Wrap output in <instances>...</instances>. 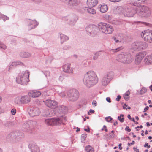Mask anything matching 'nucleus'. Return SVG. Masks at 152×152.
<instances>
[{
  "instance_id": "obj_1",
  "label": "nucleus",
  "mask_w": 152,
  "mask_h": 152,
  "mask_svg": "<svg viewBox=\"0 0 152 152\" xmlns=\"http://www.w3.org/2000/svg\"><path fill=\"white\" fill-rule=\"evenodd\" d=\"M83 81L84 84L86 87L90 88L97 83L98 79L94 72L90 71L84 75Z\"/></svg>"
},
{
  "instance_id": "obj_2",
  "label": "nucleus",
  "mask_w": 152,
  "mask_h": 152,
  "mask_svg": "<svg viewBox=\"0 0 152 152\" xmlns=\"http://www.w3.org/2000/svg\"><path fill=\"white\" fill-rule=\"evenodd\" d=\"M29 73L28 71L23 72L20 73L16 79L17 83L22 85H26L29 81Z\"/></svg>"
},
{
  "instance_id": "obj_3",
  "label": "nucleus",
  "mask_w": 152,
  "mask_h": 152,
  "mask_svg": "<svg viewBox=\"0 0 152 152\" xmlns=\"http://www.w3.org/2000/svg\"><path fill=\"white\" fill-rule=\"evenodd\" d=\"M117 60L122 63L128 64L133 61V57L130 53L122 52L117 57Z\"/></svg>"
},
{
  "instance_id": "obj_4",
  "label": "nucleus",
  "mask_w": 152,
  "mask_h": 152,
  "mask_svg": "<svg viewBox=\"0 0 152 152\" xmlns=\"http://www.w3.org/2000/svg\"><path fill=\"white\" fill-rule=\"evenodd\" d=\"M99 29L101 32L106 34H111L114 31L112 26L103 23H101L99 24Z\"/></svg>"
},
{
  "instance_id": "obj_5",
  "label": "nucleus",
  "mask_w": 152,
  "mask_h": 152,
  "mask_svg": "<svg viewBox=\"0 0 152 152\" xmlns=\"http://www.w3.org/2000/svg\"><path fill=\"white\" fill-rule=\"evenodd\" d=\"M66 121L65 117H62L60 118H51L45 120V123L48 125L52 126L53 125H58L61 123Z\"/></svg>"
},
{
  "instance_id": "obj_6",
  "label": "nucleus",
  "mask_w": 152,
  "mask_h": 152,
  "mask_svg": "<svg viewBox=\"0 0 152 152\" xmlns=\"http://www.w3.org/2000/svg\"><path fill=\"white\" fill-rule=\"evenodd\" d=\"M147 46L146 42L139 41L133 43L131 45V48L135 51H139L145 49Z\"/></svg>"
},
{
  "instance_id": "obj_7",
  "label": "nucleus",
  "mask_w": 152,
  "mask_h": 152,
  "mask_svg": "<svg viewBox=\"0 0 152 152\" xmlns=\"http://www.w3.org/2000/svg\"><path fill=\"white\" fill-rule=\"evenodd\" d=\"M138 15L142 17L147 18L151 15V11L150 8L146 6H143L137 11Z\"/></svg>"
},
{
  "instance_id": "obj_8",
  "label": "nucleus",
  "mask_w": 152,
  "mask_h": 152,
  "mask_svg": "<svg viewBox=\"0 0 152 152\" xmlns=\"http://www.w3.org/2000/svg\"><path fill=\"white\" fill-rule=\"evenodd\" d=\"M67 94L69 100L71 101H76L79 97V93L78 91L75 89L70 90Z\"/></svg>"
},
{
  "instance_id": "obj_9",
  "label": "nucleus",
  "mask_w": 152,
  "mask_h": 152,
  "mask_svg": "<svg viewBox=\"0 0 152 152\" xmlns=\"http://www.w3.org/2000/svg\"><path fill=\"white\" fill-rule=\"evenodd\" d=\"M87 32L91 36H94L97 34L99 31V26L97 27L94 25H89L86 28Z\"/></svg>"
},
{
  "instance_id": "obj_10",
  "label": "nucleus",
  "mask_w": 152,
  "mask_h": 152,
  "mask_svg": "<svg viewBox=\"0 0 152 152\" xmlns=\"http://www.w3.org/2000/svg\"><path fill=\"white\" fill-rule=\"evenodd\" d=\"M140 35L145 41L149 42H152V31L149 30H145L141 33Z\"/></svg>"
},
{
  "instance_id": "obj_11",
  "label": "nucleus",
  "mask_w": 152,
  "mask_h": 152,
  "mask_svg": "<svg viewBox=\"0 0 152 152\" xmlns=\"http://www.w3.org/2000/svg\"><path fill=\"white\" fill-rule=\"evenodd\" d=\"M37 125V122L34 121H30L28 122L25 123L23 126V128L24 129V131L27 132L31 131L35 128Z\"/></svg>"
},
{
  "instance_id": "obj_12",
  "label": "nucleus",
  "mask_w": 152,
  "mask_h": 152,
  "mask_svg": "<svg viewBox=\"0 0 152 152\" xmlns=\"http://www.w3.org/2000/svg\"><path fill=\"white\" fill-rule=\"evenodd\" d=\"M113 76V73L110 72L108 73L102 78V84L104 86H106L110 81Z\"/></svg>"
},
{
  "instance_id": "obj_13",
  "label": "nucleus",
  "mask_w": 152,
  "mask_h": 152,
  "mask_svg": "<svg viewBox=\"0 0 152 152\" xmlns=\"http://www.w3.org/2000/svg\"><path fill=\"white\" fill-rule=\"evenodd\" d=\"M136 12L135 7L129 6L122 13L124 16L131 17L133 16Z\"/></svg>"
},
{
  "instance_id": "obj_14",
  "label": "nucleus",
  "mask_w": 152,
  "mask_h": 152,
  "mask_svg": "<svg viewBox=\"0 0 152 152\" xmlns=\"http://www.w3.org/2000/svg\"><path fill=\"white\" fill-rule=\"evenodd\" d=\"M28 111L30 115L32 117L38 116L40 113L39 109L37 107H29L28 108Z\"/></svg>"
},
{
  "instance_id": "obj_15",
  "label": "nucleus",
  "mask_w": 152,
  "mask_h": 152,
  "mask_svg": "<svg viewBox=\"0 0 152 152\" xmlns=\"http://www.w3.org/2000/svg\"><path fill=\"white\" fill-rule=\"evenodd\" d=\"M48 98V99H45L43 100V102L48 107L51 108H55L57 107V103L54 100H51Z\"/></svg>"
},
{
  "instance_id": "obj_16",
  "label": "nucleus",
  "mask_w": 152,
  "mask_h": 152,
  "mask_svg": "<svg viewBox=\"0 0 152 152\" xmlns=\"http://www.w3.org/2000/svg\"><path fill=\"white\" fill-rule=\"evenodd\" d=\"M65 19L69 24L74 25L78 19L77 17L75 15H72L66 17Z\"/></svg>"
},
{
  "instance_id": "obj_17",
  "label": "nucleus",
  "mask_w": 152,
  "mask_h": 152,
  "mask_svg": "<svg viewBox=\"0 0 152 152\" xmlns=\"http://www.w3.org/2000/svg\"><path fill=\"white\" fill-rule=\"evenodd\" d=\"M146 53L145 52H142L139 53L135 57V62L139 64L140 63L143 58L146 55Z\"/></svg>"
},
{
  "instance_id": "obj_18",
  "label": "nucleus",
  "mask_w": 152,
  "mask_h": 152,
  "mask_svg": "<svg viewBox=\"0 0 152 152\" xmlns=\"http://www.w3.org/2000/svg\"><path fill=\"white\" fill-rule=\"evenodd\" d=\"M27 22L29 27L28 30H31L35 28L39 24L35 20L27 19Z\"/></svg>"
},
{
  "instance_id": "obj_19",
  "label": "nucleus",
  "mask_w": 152,
  "mask_h": 152,
  "mask_svg": "<svg viewBox=\"0 0 152 152\" xmlns=\"http://www.w3.org/2000/svg\"><path fill=\"white\" fill-rule=\"evenodd\" d=\"M55 111H57L58 113L64 114L67 112L68 109L67 107L64 106H60L57 107Z\"/></svg>"
},
{
  "instance_id": "obj_20",
  "label": "nucleus",
  "mask_w": 152,
  "mask_h": 152,
  "mask_svg": "<svg viewBox=\"0 0 152 152\" xmlns=\"http://www.w3.org/2000/svg\"><path fill=\"white\" fill-rule=\"evenodd\" d=\"M70 64H67L63 66V69L64 71L67 73L72 74L73 73V70L72 68L70 67Z\"/></svg>"
},
{
  "instance_id": "obj_21",
  "label": "nucleus",
  "mask_w": 152,
  "mask_h": 152,
  "mask_svg": "<svg viewBox=\"0 0 152 152\" xmlns=\"http://www.w3.org/2000/svg\"><path fill=\"white\" fill-rule=\"evenodd\" d=\"M31 152H39V148L34 143H30L28 146Z\"/></svg>"
},
{
  "instance_id": "obj_22",
  "label": "nucleus",
  "mask_w": 152,
  "mask_h": 152,
  "mask_svg": "<svg viewBox=\"0 0 152 152\" xmlns=\"http://www.w3.org/2000/svg\"><path fill=\"white\" fill-rule=\"evenodd\" d=\"M30 97L28 95L21 96V104H26L29 102L31 100Z\"/></svg>"
},
{
  "instance_id": "obj_23",
  "label": "nucleus",
  "mask_w": 152,
  "mask_h": 152,
  "mask_svg": "<svg viewBox=\"0 0 152 152\" xmlns=\"http://www.w3.org/2000/svg\"><path fill=\"white\" fill-rule=\"evenodd\" d=\"M41 94V93L39 91H32L28 93V95L32 97L35 98L39 97Z\"/></svg>"
},
{
  "instance_id": "obj_24",
  "label": "nucleus",
  "mask_w": 152,
  "mask_h": 152,
  "mask_svg": "<svg viewBox=\"0 0 152 152\" xmlns=\"http://www.w3.org/2000/svg\"><path fill=\"white\" fill-rule=\"evenodd\" d=\"M98 2L97 0H87V4L88 7H92L96 5Z\"/></svg>"
},
{
  "instance_id": "obj_25",
  "label": "nucleus",
  "mask_w": 152,
  "mask_h": 152,
  "mask_svg": "<svg viewBox=\"0 0 152 152\" xmlns=\"http://www.w3.org/2000/svg\"><path fill=\"white\" fill-rule=\"evenodd\" d=\"M15 136L16 137V138H15V140L18 141L20 139L23 138L24 136L23 133L19 131H15Z\"/></svg>"
},
{
  "instance_id": "obj_26",
  "label": "nucleus",
  "mask_w": 152,
  "mask_h": 152,
  "mask_svg": "<svg viewBox=\"0 0 152 152\" xmlns=\"http://www.w3.org/2000/svg\"><path fill=\"white\" fill-rule=\"evenodd\" d=\"M6 139L11 141L12 140H15L16 137L15 136V131L12 132L8 134L6 136Z\"/></svg>"
},
{
  "instance_id": "obj_27",
  "label": "nucleus",
  "mask_w": 152,
  "mask_h": 152,
  "mask_svg": "<svg viewBox=\"0 0 152 152\" xmlns=\"http://www.w3.org/2000/svg\"><path fill=\"white\" fill-rule=\"evenodd\" d=\"M60 39L61 43L63 44L64 42L69 39V37L61 33H59Z\"/></svg>"
},
{
  "instance_id": "obj_28",
  "label": "nucleus",
  "mask_w": 152,
  "mask_h": 152,
  "mask_svg": "<svg viewBox=\"0 0 152 152\" xmlns=\"http://www.w3.org/2000/svg\"><path fill=\"white\" fill-rule=\"evenodd\" d=\"M31 54L28 52H25L22 51L19 53L20 56L24 58H28L30 57L31 56Z\"/></svg>"
},
{
  "instance_id": "obj_29",
  "label": "nucleus",
  "mask_w": 152,
  "mask_h": 152,
  "mask_svg": "<svg viewBox=\"0 0 152 152\" xmlns=\"http://www.w3.org/2000/svg\"><path fill=\"white\" fill-rule=\"evenodd\" d=\"M100 10L102 13L106 12L108 10L107 5L104 4H103L99 7Z\"/></svg>"
},
{
  "instance_id": "obj_30",
  "label": "nucleus",
  "mask_w": 152,
  "mask_h": 152,
  "mask_svg": "<svg viewBox=\"0 0 152 152\" xmlns=\"http://www.w3.org/2000/svg\"><path fill=\"white\" fill-rule=\"evenodd\" d=\"M16 124V123L15 121H7L4 123V125L6 127L10 128L15 125Z\"/></svg>"
},
{
  "instance_id": "obj_31",
  "label": "nucleus",
  "mask_w": 152,
  "mask_h": 152,
  "mask_svg": "<svg viewBox=\"0 0 152 152\" xmlns=\"http://www.w3.org/2000/svg\"><path fill=\"white\" fill-rule=\"evenodd\" d=\"M14 102L15 104H22L21 96H18L16 97L14 99Z\"/></svg>"
},
{
  "instance_id": "obj_32",
  "label": "nucleus",
  "mask_w": 152,
  "mask_h": 152,
  "mask_svg": "<svg viewBox=\"0 0 152 152\" xmlns=\"http://www.w3.org/2000/svg\"><path fill=\"white\" fill-rule=\"evenodd\" d=\"M123 10V8L122 7L118 6L116 7L114 9V11L115 13L119 14Z\"/></svg>"
},
{
  "instance_id": "obj_33",
  "label": "nucleus",
  "mask_w": 152,
  "mask_h": 152,
  "mask_svg": "<svg viewBox=\"0 0 152 152\" xmlns=\"http://www.w3.org/2000/svg\"><path fill=\"white\" fill-rule=\"evenodd\" d=\"M152 60V56H147L144 59L145 62L147 64H151Z\"/></svg>"
},
{
  "instance_id": "obj_34",
  "label": "nucleus",
  "mask_w": 152,
  "mask_h": 152,
  "mask_svg": "<svg viewBox=\"0 0 152 152\" xmlns=\"http://www.w3.org/2000/svg\"><path fill=\"white\" fill-rule=\"evenodd\" d=\"M85 10L90 14H94L96 13V12L93 9H91L90 8H86Z\"/></svg>"
},
{
  "instance_id": "obj_35",
  "label": "nucleus",
  "mask_w": 152,
  "mask_h": 152,
  "mask_svg": "<svg viewBox=\"0 0 152 152\" xmlns=\"http://www.w3.org/2000/svg\"><path fill=\"white\" fill-rule=\"evenodd\" d=\"M120 37H121V38H119V36H118L117 37V39H116V38L115 37H113V39L116 42H121V41L124 38L122 35H121Z\"/></svg>"
},
{
  "instance_id": "obj_36",
  "label": "nucleus",
  "mask_w": 152,
  "mask_h": 152,
  "mask_svg": "<svg viewBox=\"0 0 152 152\" xmlns=\"http://www.w3.org/2000/svg\"><path fill=\"white\" fill-rule=\"evenodd\" d=\"M102 52V51H100L96 53L94 55L93 59L94 60H96L98 58V57L100 55V53Z\"/></svg>"
},
{
  "instance_id": "obj_37",
  "label": "nucleus",
  "mask_w": 152,
  "mask_h": 152,
  "mask_svg": "<svg viewBox=\"0 0 152 152\" xmlns=\"http://www.w3.org/2000/svg\"><path fill=\"white\" fill-rule=\"evenodd\" d=\"M115 135L114 134H111L109 133L108 134H107L106 136V139L108 140L109 139L113 138L115 137Z\"/></svg>"
},
{
  "instance_id": "obj_38",
  "label": "nucleus",
  "mask_w": 152,
  "mask_h": 152,
  "mask_svg": "<svg viewBox=\"0 0 152 152\" xmlns=\"http://www.w3.org/2000/svg\"><path fill=\"white\" fill-rule=\"evenodd\" d=\"M86 150L87 152H94V150L92 147L90 145L86 147Z\"/></svg>"
},
{
  "instance_id": "obj_39",
  "label": "nucleus",
  "mask_w": 152,
  "mask_h": 152,
  "mask_svg": "<svg viewBox=\"0 0 152 152\" xmlns=\"http://www.w3.org/2000/svg\"><path fill=\"white\" fill-rule=\"evenodd\" d=\"M123 48V47H121L115 49H110V51L114 53L119 51Z\"/></svg>"
},
{
  "instance_id": "obj_40",
  "label": "nucleus",
  "mask_w": 152,
  "mask_h": 152,
  "mask_svg": "<svg viewBox=\"0 0 152 152\" xmlns=\"http://www.w3.org/2000/svg\"><path fill=\"white\" fill-rule=\"evenodd\" d=\"M23 63L20 62H12L11 64L12 65V66H14V67L15 66H16L18 65H20V64H23Z\"/></svg>"
},
{
  "instance_id": "obj_41",
  "label": "nucleus",
  "mask_w": 152,
  "mask_h": 152,
  "mask_svg": "<svg viewBox=\"0 0 152 152\" xmlns=\"http://www.w3.org/2000/svg\"><path fill=\"white\" fill-rule=\"evenodd\" d=\"M147 89L145 88H142L141 90L140 91V93L141 95L143 94L144 93L146 92Z\"/></svg>"
},
{
  "instance_id": "obj_42",
  "label": "nucleus",
  "mask_w": 152,
  "mask_h": 152,
  "mask_svg": "<svg viewBox=\"0 0 152 152\" xmlns=\"http://www.w3.org/2000/svg\"><path fill=\"white\" fill-rule=\"evenodd\" d=\"M48 80H46L42 83V86L44 87H46L48 85Z\"/></svg>"
},
{
  "instance_id": "obj_43",
  "label": "nucleus",
  "mask_w": 152,
  "mask_h": 152,
  "mask_svg": "<svg viewBox=\"0 0 152 152\" xmlns=\"http://www.w3.org/2000/svg\"><path fill=\"white\" fill-rule=\"evenodd\" d=\"M0 48L3 49H5L6 48V46L0 41Z\"/></svg>"
},
{
  "instance_id": "obj_44",
  "label": "nucleus",
  "mask_w": 152,
  "mask_h": 152,
  "mask_svg": "<svg viewBox=\"0 0 152 152\" xmlns=\"http://www.w3.org/2000/svg\"><path fill=\"white\" fill-rule=\"evenodd\" d=\"M106 121L108 122H110L112 119V118L110 116H108L105 118Z\"/></svg>"
},
{
  "instance_id": "obj_45",
  "label": "nucleus",
  "mask_w": 152,
  "mask_h": 152,
  "mask_svg": "<svg viewBox=\"0 0 152 152\" xmlns=\"http://www.w3.org/2000/svg\"><path fill=\"white\" fill-rule=\"evenodd\" d=\"M45 115L46 116H51V115L50 113V111L49 110H47L46 113L44 114V115Z\"/></svg>"
},
{
  "instance_id": "obj_46",
  "label": "nucleus",
  "mask_w": 152,
  "mask_h": 152,
  "mask_svg": "<svg viewBox=\"0 0 152 152\" xmlns=\"http://www.w3.org/2000/svg\"><path fill=\"white\" fill-rule=\"evenodd\" d=\"M87 137V134H83L81 135V137L82 139L83 140H85L86 139Z\"/></svg>"
},
{
  "instance_id": "obj_47",
  "label": "nucleus",
  "mask_w": 152,
  "mask_h": 152,
  "mask_svg": "<svg viewBox=\"0 0 152 152\" xmlns=\"http://www.w3.org/2000/svg\"><path fill=\"white\" fill-rule=\"evenodd\" d=\"M9 18L4 15V16H3V18L2 19H3V20L4 21H5L6 20H8L9 19Z\"/></svg>"
},
{
  "instance_id": "obj_48",
  "label": "nucleus",
  "mask_w": 152,
  "mask_h": 152,
  "mask_svg": "<svg viewBox=\"0 0 152 152\" xmlns=\"http://www.w3.org/2000/svg\"><path fill=\"white\" fill-rule=\"evenodd\" d=\"M118 119L121 123H122L124 121V118H121L120 116H118Z\"/></svg>"
},
{
  "instance_id": "obj_49",
  "label": "nucleus",
  "mask_w": 152,
  "mask_h": 152,
  "mask_svg": "<svg viewBox=\"0 0 152 152\" xmlns=\"http://www.w3.org/2000/svg\"><path fill=\"white\" fill-rule=\"evenodd\" d=\"M112 23L116 25H118L120 24V22L117 20H114L113 21Z\"/></svg>"
},
{
  "instance_id": "obj_50",
  "label": "nucleus",
  "mask_w": 152,
  "mask_h": 152,
  "mask_svg": "<svg viewBox=\"0 0 152 152\" xmlns=\"http://www.w3.org/2000/svg\"><path fill=\"white\" fill-rule=\"evenodd\" d=\"M42 96H44L45 97L44 99V100H45V99H48V98H47V97L48 96V95L46 93H43L42 94Z\"/></svg>"
},
{
  "instance_id": "obj_51",
  "label": "nucleus",
  "mask_w": 152,
  "mask_h": 152,
  "mask_svg": "<svg viewBox=\"0 0 152 152\" xmlns=\"http://www.w3.org/2000/svg\"><path fill=\"white\" fill-rule=\"evenodd\" d=\"M11 113L13 115H15L16 113V110L15 109H13L11 110Z\"/></svg>"
},
{
  "instance_id": "obj_52",
  "label": "nucleus",
  "mask_w": 152,
  "mask_h": 152,
  "mask_svg": "<svg viewBox=\"0 0 152 152\" xmlns=\"http://www.w3.org/2000/svg\"><path fill=\"white\" fill-rule=\"evenodd\" d=\"M33 1L35 3L37 4H40L42 2L41 0H33Z\"/></svg>"
},
{
  "instance_id": "obj_53",
  "label": "nucleus",
  "mask_w": 152,
  "mask_h": 152,
  "mask_svg": "<svg viewBox=\"0 0 152 152\" xmlns=\"http://www.w3.org/2000/svg\"><path fill=\"white\" fill-rule=\"evenodd\" d=\"M50 72L48 71H45L44 72V74L45 75L46 77H47L48 75H49L50 74Z\"/></svg>"
},
{
  "instance_id": "obj_54",
  "label": "nucleus",
  "mask_w": 152,
  "mask_h": 152,
  "mask_svg": "<svg viewBox=\"0 0 152 152\" xmlns=\"http://www.w3.org/2000/svg\"><path fill=\"white\" fill-rule=\"evenodd\" d=\"M130 4L132 6V7H135V6L137 5V4L135 2H132L130 3Z\"/></svg>"
},
{
  "instance_id": "obj_55",
  "label": "nucleus",
  "mask_w": 152,
  "mask_h": 152,
  "mask_svg": "<svg viewBox=\"0 0 152 152\" xmlns=\"http://www.w3.org/2000/svg\"><path fill=\"white\" fill-rule=\"evenodd\" d=\"M94 110H91V109H90V110H89V112H88V115H90L91 114L90 113H94Z\"/></svg>"
},
{
  "instance_id": "obj_56",
  "label": "nucleus",
  "mask_w": 152,
  "mask_h": 152,
  "mask_svg": "<svg viewBox=\"0 0 152 152\" xmlns=\"http://www.w3.org/2000/svg\"><path fill=\"white\" fill-rule=\"evenodd\" d=\"M121 96L120 95H118L117 98L115 99L117 101H119L121 98Z\"/></svg>"
},
{
  "instance_id": "obj_57",
  "label": "nucleus",
  "mask_w": 152,
  "mask_h": 152,
  "mask_svg": "<svg viewBox=\"0 0 152 152\" xmlns=\"http://www.w3.org/2000/svg\"><path fill=\"white\" fill-rule=\"evenodd\" d=\"M135 143V142L134 141H132V142L130 143L129 142H128L127 144V145L129 146H130L131 145H134Z\"/></svg>"
},
{
  "instance_id": "obj_58",
  "label": "nucleus",
  "mask_w": 152,
  "mask_h": 152,
  "mask_svg": "<svg viewBox=\"0 0 152 152\" xmlns=\"http://www.w3.org/2000/svg\"><path fill=\"white\" fill-rule=\"evenodd\" d=\"M137 23H140V24H145L146 25H148V23H146L144 22H140V21L137 22Z\"/></svg>"
},
{
  "instance_id": "obj_59",
  "label": "nucleus",
  "mask_w": 152,
  "mask_h": 152,
  "mask_svg": "<svg viewBox=\"0 0 152 152\" xmlns=\"http://www.w3.org/2000/svg\"><path fill=\"white\" fill-rule=\"evenodd\" d=\"M92 105L94 106H96L97 105V102L96 101L94 100L92 102Z\"/></svg>"
},
{
  "instance_id": "obj_60",
  "label": "nucleus",
  "mask_w": 152,
  "mask_h": 152,
  "mask_svg": "<svg viewBox=\"0 0 152 152\" xmlns=\"http://www.w3.org/2000/svg\"><path fill=\"white\" fill-rule=\"evenodd\" d=\"M125 130L128 132H130L131 131V129L129 128V126H126L125 129Z\"/></svg>"
},
{
  "instance_id": "obj_61",
  "label": "nucleus",
  "mask_w": 152,
  "mask_h": 152,
  "mask_svg": "<svg viewBox=\"0 0 152 152\" xmlns=\"http://www.w3.org/2000/svg\"><path fill=\"white\" fill-rule=\"evenodd\" d=\"M121 0H109L110 1L112 2H116L121 1Z\"/></svg>"
},
{
  "instance_id": "obj_62",
  "label": "nucleus",
  "mask_w": 152,
  "mask_h": 152,
  "mask_svg": "<svg viewBox=\"0 0 152 152\" xmlns=\"http://www.w3.org/2000/svg\"><path fill=\"white\" fill-rule=\"evenodd\" d=\"M130 93L129 91H128L124 95H125L126 96H129L130 94Z\"/></svg>"
},
{
  "instance_id": "obj_63",
  "label": "nucleus",
  "mask_w": 152,
  "mask_h": 152,
  "mask_svg": "<svg viewBox=\"0 0 152 152\" xmlns=\"http://www.w3.org/2000/svg\"><path fill=\"white\" fill-rule=\"evenodd\" d=\"M87 127H88V129L86 128H85L84 129V130L85 131H86L87 132L89 133L90 132V129L89 128L88 126Z\"/></svg>"
},
{
  "instance_id": "obj_64",
  "label": "nucleus",
  "mask_w": 152,
  "mask_h": 152,
  "mask_svg": "<svg viewBox=\"0 0 152 152\" xmlns=\"http://www.w3.org/2000/svg\"><path fill=\"white\" fill-rule=\"evenodd\" d=\"M49 63H50L51 62V59L49 58H48L46 61V62L48 64L49 63Z\"/></svg>"
}]
</instances>
